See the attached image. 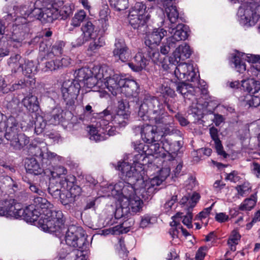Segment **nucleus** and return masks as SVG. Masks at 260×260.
Segmentation results:
<instances>
[{
    "label": "nucleus",
    "mask_w": 260,
    "mask_h": 260,
    "mask_svg": "<svg viewBox=\"0 0 260 260\" xmlns=\"http://www.w3.org/2000/svg\"><path fill=\"white\" fill-rule=\"evenodd\" d=\"M48 189L49 193L55 198L59 197L60 202L64 205L73 203L76 197L80 194L81 191L79 186H74L69 191L65 190L64 192L61 193L58 187H56L51 184H49Z\"/></svg>",
    "instance_id": "9d476101"
},
{
    "label": "nucleus",
    "mask_w": 260,
    "mask_h": 260,
    "mask_svg": "<svg viewBox=\"0 0 260 260\" xmlns=\"http://www.w3.org/2000/svg\"><path fill=\"white\" fill-rule=\"evenodd\" d=\"M111 6L116 11H120L128 7V0H110Z\"/></svg>",
    "instance_id": "09e8293b"
},
{
    "label": "nucleus",
    "mask_w": 260,
    "mask_h": 260,
    "mask_svg": "<svg viewBox=\"0 0 260 260\" xmlns=\"http://www.w3.org/2000/svg\"><path fill=\"white\" fill-rule=\"evenodd\" d=\"M34 205L35 208L38 209V211L43 210L46 213V211L51 208L52 205L45 198L41 196H34L33 203L31 204Z\"/></svg>",
    "instance_id": "58836bf2"
},
{
    "label": "nucleus",
    "mask_w": 260,
    "mask_h": 260,
    "mask_svg": "<svg viewBox=\"0 0 260 260\" xmlns=\"http://www.w3.org/2000/svg\"><path fill=\"white\" fill-rule=\"evenodd\" d=\"M162 152H165V160L164 161H172L174 160L176 152L178 148H174L173 144L168 139L162 138L161 140Z\"/></svg>",
    "instance_id": "b1692460"
},
{
    "label": "nucleus",
    "mask_w": 260,
    "mask_h": 260,
    "mask_svg": "<svg viewBox=\"0 0 260 260\" xmlns=\"http://www.w3.org/2000/svg\"><path fill=\"white\" fill-rule=\"evenodd\" d=\"M25 118H28L29 120V123H27V125H23L21 124V129L22 131H26L28 128L32 127L34 125L33 121H30V117L27 115L24 114ZM35 125V131L37 134L41 133L43 130L45 128L47 122L46 120L41 116H37L36 120L34 123Z\"/></svg>",
    "instance_id": "393cba45"
},
{
    "label": "nucleus",
    "mask_w": 260,
    "mask_h": 260,
    "mask_svg": "<svg viewBox=\"0 0 260 260\" xmlns=\"http://www.w3.org/2000/svg\"><path fill=\"white\" fill-rule=\"evenodd\" d=\"M179 215V221L182 219V222L184 224L187 226L188 228H191L192 227L191 224L192 216L191 213L188 212L186 215L182 216L183 213Z\"/></svg>",
    "instance_id": "e2e57ef3"
},
{
    "label": "nucleus",
    "mask_w": 260,
    "mask_h": 260,
    "mask_svg": "<svg viewBox=\"0 0 260 260\" xmlns=\"http://www.w3.org/2000/svg\"><path fill=\"white\" fill-rule=\"evenodd\" d=\"M181 213H177L176 215L173 217V220L170 222L171 228L170 230L169 233L173 238L178 237V235L180 231V229L178 228V225H181L179 223V218Z\"/></svg>",
    "instance_id": "49530a36"
},
{
    "label": "nucleus",
    "mask_w": 260,
    "mask_h": 260,
    "mask_svg": "<svg viewBox=\"0 0 260 260\" xmlns=\"http://www.w3.org/2000/svg\"><path fill=\"white\" fill-rule=\"evenodd\" d=\"M105 45V42L103 38L100 37L98 39L94 40L91 42L88 47L91 51H94Z\"/></svg>",
    "instance_id": "052dcab7"
},
{
    "label": "nucleus",
    "mask_w": 260,
    "mask_h": 260,
    "mask_svg": "<svg viewBox=\"0 0 260 260\" xmlns=\"http://www.w3.org/2000/svg\"><path fill=\"white\" fill-rule=\"evenodd\" d=\"M210 136L214 142L215 147L218 155L223 158L227 157L228 154L223 150L221 141L218 138L217 129L214 127L210 128Z\"/></svg>",
    "instance_id": "473e14b6"
},
{
    "label": "nucleus",
    "mask_w": 260,
    "mask_h": 260,
    "mask_svg": "<svg viewBox=\"0 0 260 260\" xmlns=\"http://www.w3.org/2000/svg\"><path fill=\"white\" fill-rule=\"evenodd\" d=\"M92 72L88 68H81L76 71L74 73V81H76L81 84H83L89 75L91 74Z\"/></svg>",
    "instance_id": "ea45409f"
},
{
    "label": "nucleus",
    "mask_w": 260,
    "mask_h": 260,
    "mask_svg": "<svg viewBox=\"0 0 260 260\" xmlns=\"http://www.w3.org/2000/svg\"><path fill=\"white\" fill-rule=\"evenodd\" d=\"M44 9H40L32 7L30 8V13L29 17H34L37 19L43 20V14Z\"/></svg>",
    "instance_id": "680f3d73"
},
{
    "label": "nucleus",
    "mask_w": 260,
    "mask_h": 260,
    "mask_svg": "<svg viewBox=\"0 0 260 260\" xmlns=\"http://www.w3.org/2000/svg\"><path fill=\"white\" fill-rule=\"evenodd\" d=\"M234 64L238 72L243 73L246 70V64L239 57H235L234 58Z\"/></svg>",
    "instance_id": "774afa93"
},
{
    "label": "nucleus",
    "mask_w": 260,
    "mask_h": 260,
    "mask_svg": "<svg viewBox=\"0 0 260 260\" xmlns=\"http://www.w3.org/2000/svg\"><path fill=\"white\" fill-rule=\"evenodd\" d=\"M25 168L27 173L35 175L41 174L43 169L36 159L34 157L26 158L25 160Z\"/></svg>",
    "instance_id": "c85d7f7f"
},
{
    "label": "nucleus",
    "mask_w": 260,
    "mask_h": 260,
    "mask_svg": "<svg viewBox=\"0 0 260 260\" xmlns=\"http://www.w3.org/2000/svg\"><path fill=\"white\" fill-rule=\"evenodd\" d=\"M191 53L190 48L187 44H182L176 49L173 55L169 57V63L172 64L178 63L181 60H184L189 58Z\"/></svg>",
    "instance_id": "dca6fc26"
},
{
    "label": "nucleus",
    "mask_w": 260,
    "mask_h": 260,
    "mask_svg": "<svg viewBox=\"0 0 260 260\" xmlns=\"http://www.w3.org/2000/svg\"><path fill=\"white\" fill-rule=\"evenodd\" d=\"M92 74L94 76L89 75L88 78L83 83L84 86H86L87 88H91L95 86H100L103 83V81L97 78L96 72L93 69Z\"/></svg>",
    "instance_id": "c03bdc74"
},
{
    "label": "nucleus",
    "mask_w": 260,
    "mask_h": 260,
    "mask_svg": "<svg viewBox=\"0 0 260 260\" xmlns=\"http://www.w3.org/2000/svg\"><path fill=\"white\" fill-rule=\"evenodd\" d=\"M57 19H58V13L55 3L51 8H44L42 21L52 22L54 20Z\"/></svg>",
    "instance_id": "4c0bfd02"
},
{
    "label": "nucleus",
    "mask_w": 260,
    "mask_h": 260,
    "mask_svg": "<svg viewBox=\"0 0 260 260\" xmlns=\"http://www.w3.org/2000/svg\"><path fill=\"white\" fill-rule=\"evenodd\" d=\"M81 87V84L72 80L63 82L61 92L63 99L67 105L72 107L75 105Z\"/></svg>",
    "instance_id": "6e6552de"
},
{
    "label": "nucleus",
    "mask_w": 260,
    "mask_h": 260,
    "mask_svg": "<svg viewBox=\"0 0 260 260\" xmlns=\"http://www.w3.org/2000/svg\"><path fill=\"white\" fill-rule=\"evenodd\" d=\"M30 152L34 156L39 158L41 160L45 159L44 151L39 146H32L29 148Z\"/></svg>",
    "instance_id": "6e6d98bb"
},
{
    "label": "nucleus",
    "mask_w": 260,
    "mask_h": 260,
    "mask_svg": "<svg viewBox=\"0 0 260 260\" xmlns=\"http://www.w3.org/2000/svg\"><path fill=\"white\" fill-rule=\"evenodd\" d=\"M64 44L62 41L57 42L52 47L51 51L46 55L47 59L53 58L55 56H58L62 53V48Z\"/></svg>",
    "instance_id": "37998d69"
},
{
    "label": "nucleus",
    "mask_w": 260,
    "mask_h": 260,
    "mask_svg": "<svg viewBox=\"0 0 260 260\" xmlns=\"http://www.w3.org/2000/svg\"><path fill=\"white\" fill-rule=\"evenodd\" d=\"M16 210H15V218H21L27 222H34L37 221L40 216L42 215L41 211L35 208L34 205H30L25 208H20L19 203H15Z\"/></svg>",
    "instance_id": "f8f14e48"
},
{
    "label": "nucleus",
    "mask_w": 260,
    "mask_h": 260,
    "mask_svg": "<svg viewBox=\"0 0 260 260\" xmlns=\"http://www.w3.org/2000/svg\"><path fill=\"white\" fill-rule=\"evenodd\" d=\"M126 182L119 181L114 185L113 187H110L112 189V194L113 196H120Z\"/></svg>",
    "instance_id": "bf43d9fd"
},
{
    "label": "nucleus",
    "mask_w": 260,
    "mask_h": 260,
    "mask_svg": "<svg viewBox=\"0 0 260 260\" xmlns=\"http://www.w3.org/2000/svg\"><path fill=\"white\" fill-rule=\"evenodd\" d=\"M62 117V110L59 108L53 109L52 115L47 116L49 124L54 125L59 124Z\"/></svg>",
    "instance_id": "a18cd8bd"
},
{
    "label": "nucleus",
    "mask_w": 260,
    "mask_h": 260,
    "mask_svg": "<svg viewBox=\"0 0 260 260\" xmlns=\"http://www.w3.org/2000/svg\"><path fill=\"white\" fill-rule=\"evenodd\" d=\"M142 206V201L136 195L125 201L122 200L120 207L116 210L115 215L119 218L127 216L131 212L136 213L141 211Z\"/></svg>",
    "instance_id": "9b49d317"
},
{
    "label": "nucleus",
    "mask_w": 260,
    "mask_h": 260,
    "mask_svg": "<svg viewBox=\"0 0 260 260\" xmlns=\"http://www.w3.org/2000/svg\"><path fill=\"white\" fill-rule=\"evenodd\" d=\"M128 18L129 24L134 29H137L140 33H147L148 15L140 16L129 14Z\"/></svg>",
    "instance_id": "4be33fe9"
},
{
    "label": "nucleus",
    "mask_w": 260,
    "mask_h": 260,
    "mask_svg": "<svg viewBox=\"0 0 260 260\" xmlns=\"http://www.w3.org/2000/svg\"><path fill=\"white\" fill-rule=\"evenodd\" d=\"M16 210L14 200L0 202V216L14 217Z\"/></svg>",
    "instance_id": "cd10ccee"
},
{
    "label": "nucleus",
    "mask_w": 260,
    "mask_h": 260,
    "mask_svg": "<svg viewBox=\"0 0 260 260\" xmlns=\"http://www.w3.org/2000/svg\"><path fill=\"white\" fill-rule=\"evenodd\" d=\"M170 172V166L168 168H164L160 170L159 176H156L143 181L144 186L140 189L142 198L147 200L151 197L157 190V186H159L169 176Z\"/></svg>",
    "instance_id": "39448f33"
},
{
    "label": "nucleus",
    "mask_w": 260,
    "mask_h": 260,
    "mask_svg": "<svg viewBox=\"0 0 260 260\" xmlns=\"http://www.w3.org/2000/svg\"><path fill=\"white\" fill-rule=\"evenodd\" d=\"M45 157V159H47L54 163H56L57 162L60 161L61 160L62 157L57 154L47 151L46 153V154L44 155Z\"/></svg>",
    "instance_id": "0e129e2a"
},
{
    "label": "nucleus",
    "mask_w": 260,
    "mask_h": 260,
    "mask_svg": "<svg viewBox=\"0 0 260 260\" xmlns=\"http://www.w3.org/2000/svg\"><path fill=\"white\" fill-rule=\"evenodd\" d=\"M256 196L253 194L250 198L246 199L244 200L242 204L240 207L241 210H250L254 207L256 204Z\"/></svg>",
    "instance_id": "8fccbe9b"
},
{
    "label": "nucleus",
    "mask_w": 260,
    "mask_h": 260,
    "mask_svg": "<svg viewBox=\"0 0 260 260\" xmlns=\"http://www.w3.org/2000/svg\"><path fill=\"white\" fill-rule=\"evenodd\" d=\"M38 224L44 231L49 233H60L62 229L55 221L46 216L45 211H43V214L39 220Z\"/></svg>",
    "instance_id": "aec40b11"
},
{
    "label": "nucleus",
    "mask_w": 260,
    "mask_h": 260,
    "mask_svg": "<svg viewBox=\"0 0 260 260\" xmlns=\"http://www.w3.org/2000/svg\"><path fill=\"white\" fill-rule=\"evenodd\" d=\"M24 59L19 54L12 56L8 60V64L11 68L12 71L14 73L23 71Z\"/></svg>",
    "instance_id": "7c9ffc66"
},
{
    "label": "nucleus",
    "mask_w": 260,
    "mask_h": 260,
    "mask_svg": "<svg viewBox=\"0 0 260 260\" xmlns=\"http://www.w3.org/2000/svg\"><path fill=\"white\" fill-rule=\"evenodd\" d=\"M176 47V45L172 41H170L168 38L165 43H162L160 48V52L164 55L167 54L171 49H174Z\"/></svg>",
    "instance_id": "4d7b16f0"
},
{
    "label": "nucleus",
    "mask_w": 260,
    "mask_h": 260,
    "mask_svg": "<svg viewBox=\"0 0 260 260\" xmlns=\"http://www.w3.org/2000/svg\"><path fill=\"white\" fill-rule=\"evenodd\" d=\"M147 56L155 63L159 61V53L157 47L146 48Z\"/></svg>",
    "instance_id": "603ef678"
},
{
    "label": "nucleus",
    "mask_w": 260,
    "mask_h": 260,
    "mask_svg": "<svg viewBox=\"0 0 260 260\" xmlns=\"http://www.w3.org/2000/svg\"><path fill=\"white\" fill-rule=\"evenodd\" d=\"M148 63L147 59L144 57L141 52H138L136 54L131 62L128 63V66L135 72L141 71L144 69Z\"/></svg>",
    "instance_id": "bb28decb"
},
{
    "label": "nucleus",
    "mask_w": 260,
    "mask_h": 260,
    "mask_svg": "<svg viewBox=\"0 0 260 260\" xmlns=\"http://www.w3.org/2000/svg\"><path fill=\"white\" fill-rule=\"evenodd\" d=\"M86 17V13L82 10L76 13L72 20L71 25L75 27L79 26Z\"/></svg>",
    "instance_id": "864d4df0"
},
{
    "label": "nucleus",
    "mask_w": 260,
    "mask_h": 260,
    "mask_svg": "<svg viewBox=\"0 0 260 260\" xmlns=\"http://www.w3.org/2000/svg\"><path fill=\"white\" fill-rule=\"evenodd\" d=\"M32 82H33V83H35L34 79L29 81L27 79L24 80L23 81L21 80L19 81L18 83L13 84L11 87L10 88V90L14 91L16 90L24 88L27 87L28 85V84L30 85Z\"/></svg>",
    "instance_id": "13d9d810"
},
{
    "label": "nucleus",
    "mask_w": 260,
    "mask_h": 260,
    "mask_svg": "<svg viewBox=\"0 0 260 260\" xmlns=\"http://www.w3.org/2000/svg\"><path fill=\"white\" fill-rule=\"evenodd\" d=\"M86 237L81 227L72 225L66 232L65 241L67 245L84 251L89 245Z\"/></svg>",
    "instance_id": "7ed1b4c3"
},
{
    "label": "nucleus",
    "mask_w": 260,
    "mask_h": 260,
    "mask_svg": "<svg viewBox=\"0 0 260 260\" xmlns=\"http://www.w3.org/2000/svg\"><path fill=\"white\" fill-rule=\"evenodd\" d=\"M148 144L146 146L147 149L145 150L147 154L153 156L155 155L156 157H161L165 159V152H162V148L160 146L159 143L154 142Z\"/></svg>",
    "instance_id": "72a5a7b5"
},
{
    "label": "nucleus",
    "mask_w": 260,
    "mask_h": 260,
    "mask_svg": "<svg viewBox=\"0 0 260 260\" xmlns=\"http://www.w3.org/2000/svg\"><path fill=\"white\" fill-rule=\"evenodd\" d=\"M10 128L6 130L5 137L10 142L13 149L20 150L29 142V138L24 134L19 132V126L17 120L15 117H11L8 121Z\"/></svg>",
    "instance_id": "f03ea898"
},
{
    "label": "nucleus",
    "mask_w": 260,
    "mask_h": 260,
    "mask_svg": "<svg viewBox=\"0 0 260 260\" xmlns=\"http://www.w3.org/2000/svg\"><path fill=\"white\" fill-rule=\"evenodd\" d=\"M37 72V68L35 66V63L32 61L27 60L24 62L23 66V71L20 72L28 78H32V75L36 74Z\"/></svg>",
    "instance_id": "79ce46f5"
},
{
    "label": "nucleus",
    "mask_w": 260,
    "mask_h": 260,
    "mask_svg": "<svg viewBox=\"0 0 260 260\" xmlns=\"http://www.w3.org/2000/svg\"><path fill=\"white\" fill-rule=\"evenodd\" d=\"M168 68H171L174 64H170L168 65ZM175 69L174 74L175 77L179 80H184L185 81H190L191 82H196L199 85V74L195 72L193 66L192 64L186 62H181L174 64Z\"/></svg>",
    "instance_id": "423d86ee"
},
{
    "label": "nucleus",
    "mask_w": 260,
    "mask_h": 260,
    "mask_svg": "<svg viewBox=\"0 0 260 260\" xmlns=\"http://www.w3.org/2000/svg\"><path fill=\"white\" fill-rule=\"evenodd\" d=\"M123 80L118 75L113 74L111 78L104 82V85L113 95H116L117 92L121 89V81Z\"/></svg>",
    "instance_id": "5701e85b"
},
{
    "label": "nucleus",
    "mask_w": 260,
    "mask_h": 260,
    "mask_svg": "<svg viewBox=\"0 0 260 260\" xmlns=\"http://www.w3.org/2000/svg\"><path fill=\"white\" fill-rule=\"evenodd\" d=\"M165 12L168 19L171 23V25L176 23L179 18V13L175 6H165Z\"/></svg>",
    "instance_id": "a19ab883"
},
{
    "label": "nucleus",
    "mask_w": 260,
    "mask_h": 260,
    "mask_svg": "<svg viewBox=\"0 0 260 260\" xmlns=\"http://www.w3.org/2000/svg\"><path fill=\"white\" fill-rule=\"evenodd\" d=\"M141 137L147 143L157 141L161 133L156 125L146 124L141 128Z\"/></svg>",
    "instance_id": "2eb2a0df"
},
{
    "label": "nucleus",
    "mask_w": 260,
    "mask_h": 260,
    "mask_svg": "<svg viewBox=\"0 0 260 260\" xmlns=\"http://www.w3.org/2000/svg\"><path fill=\"white\" fill-rule=\"evenodd\" d=\"M93 69L94 71L96 72L97 78L102 80L103 82L115 74L113 71L106 66H102L100 67H96Z\"/></svg>",
    "instance_id": "e433bc0d"
},
{
    "label": "nucleus",
    "mask_w": 260,
    "mask_h": 260,
    "mask_svg": "<svg viewBox=\"0 0 260 260\" xmlns=\"http://www.w3.org/2000/svg\"><path fill=\"white\" fill-rule=\"evenodd\" d=\"M23 105L31 112L39 110V103L38 98L35 95H28L22 100V104L17 98L13 99L8 104V107L14 114H24L23 113Z\"/></svg>",
    "instance_id": "20e7f679"
},
{
    "label": "nucleus",
    "mask_w": 260,
    "mask_h": 260,
    "mask_svg": "<svg viewBox=\"0 0 260 260\" xmlns=\"http://www.w3.org/2000/svg\"><path fill=\"white\" fill-rule=\"evenodd\" d=\"M246 3L243 13L244 18L249 23H254L260 18V5L252 1Z\"/></svg>",
    "instance_id": "ddd939ff"
},
{
    "label": "nucleus",
    "mask_w": 260,
    "mask_h": 260,
    "mask_svg": "<svg viewBox=\"0 0 260 260\" xmlns=\"http://www.w3.org/2000/svg\"><path fill=\"white\" fill-rule=\"evenodd\" d=\"M242 86L244 90L251 94L257 93L260 90V83L253 79L242 81Z\"/></svg>",
    "instance_id": "c9c22d12"
},
{
    "label": "nucleus",
    "mask_w": 260,
    "mask_h": 260,
    "mask_svg": "<svg viewBox=\"0 0 260 260\" xmlns=\"http://www.w3.org/2000/svg\"><path fill=\"white\" fill-rule=\"evenodd\" d=\"M45 215H46V216H48L50 218L51 220L55 221L57 224L63 228L64 219L61 211L56 209H48L46 211Z\"/></svg>",
    "instance_id": "f704fd0d"
},
{
    "label": "nucleus",
    "mask_w": 260,
    "mask_h": 260,
    "mask_svg": "<svg viewBox=\"0 0 260 260\" xmlns=\"http://www.w3.org/2000/svg\"><path fill=\"white\" fill-rule=\"evenodd\" d=\"M168 31L171 36L168 38L175 45L178 42L186 40L188 35L186 26L182 23L178 24L175 27L172 25L169 27Z\"/></svg>",
    "instance_id": "a211bd4d"
},
{
    "label": "nucleus",
    "mask_w": 260,
    "mask_h": 260,
    "mask_svg": "<svg viewBox=\"0 0 260 260\" xmlns=\"http://www.w3.org/2000/svg\"><path fill=\"white\" fill-rule=\"evenodd\" d=\"M129 104L127 101L124 100L119 101L118 103L117 111H121L125 113L131 112L129 111Z\"/></svg>",
    "instance_id": "69168bd1"
},
{
    "label": "nucleus",
    "mask_w": 260,
    "mask_h": 260,
    "mask_svg": "<svg viewBox=\"0 0 260 260\" xmlns=\"http://www.w3.org/2000/svg\"><path fill=\"white\" fill-rule=\"evenodd\" d=\"M50 60L47 61L45 63V67L47 69L46 70H48L50 71H55L59 69V65L57 62V58H56L55 59L52 58Z\"/></svg>",
    "instance_id": "338daca9"
},
{
    "label": "nucleus",
    "mask_w": 260,
    "mask_h": 260,
    "mask_svg": "<svg viewBox=\"0 0 260 260\" xmlns=\"http://www.w3.org/2000/svg\"><path fill=\"white\" fill-rule=\"evenodd\" d=\"M121 88L120 90L127 97H133L137 101L139 92V86L138 84L134 80L124 79L121 81Z\"/></svg>",
    "instance_id": "f3484780"
},
{
    "label": "nucleus",
    "mask_w": 260,
    "mask_h": 260,
    "mask_svg": "<svg viewBox=\"0 0 260 260\" xmlns=\"http://www.w3.org/2000/svg\"><path fill=\"white\" fill-rule=\"evenodd\" d=\"M89 133L90 135L89 139L96 142L104 141L107 138L105 135H102L99 134L97 129L94 127H90Z\"/></svg>",
    "instance_id": "5fc2aeb1"
},
{
    "label": "nucleus",
    "mask_w": 260,
    "mask_h": 260,
    "mask_svg": "<svg viewBox=\"0 0 260 260\" xmlns=\"http://www.w3.org/2000/svg\"><path fill=\"white\" fill-rule=\"evenodd\" d=\"M63 4V1L55 0V5L58 10V18L66 19L72 13V10L69 4Z\"/></svg>",
    "instance_id": "2f4dec72"
},
{
    "label": "nucleus",
    "mask_w": 260,
    "mask_h": 260,
    "mask_svg": "<svg viewBox=\"0 0 260 260\" xmlns=\"http://www.w3.org/2000/svg\"><path fill=\"white\" fill-rule=\"evenodd\" d=\"M114 56L118 57L122 62L129 60L131 57V53L124 42L120 40L116 41L115 48L113 51Z\"/></svg>",
    "instance_id": "412c9836"
},
{
    "label": "nucleus",
    "mask_w": 260,
    "mask_h": 260,
    "mask_svg": "<svg viewBox=\"0 0 260 260\" xmlns=\"http://www.w3.org/2000/svg\"><path fill=\"white\" fill-rule=\"evenodd\" d=\"M146 9V7L143 3H136L131 9L129 14L140 16H147Z\"/></svg>",
    "instance_id": "de8ad7c7"
},
{
    "label": "nucleus",
    "mask_w": 260,
    "mask_h": 260,
    "mask_svg": "<svg viewBox=\"0 0 260 260\" xmlns=\"http://www.w3.org/2000/svg\"><path fill=\"white\" fill-rule=\"evenodd\" d=\"M167 33L166 30L161 28H155L151 32H149L145 38L146 46L147 47H157Z\"/></svg>",
    "instance_id": "4468645a"
},
{
    "label": "nucleus",
    "mask_w": 260,
    "mask_h": 260,
    "mask_svg": "<svg viewBox=\"0 0 260 260\" xmlns=\"http://www.w3.org/2000/svg\"><path fill=\"white\" fill-rule=\"evenodd\" d=\"M192 83L190 84L185 82L179 83L177 86V91L184 96H187L189 94L194 95L197 90L198 91H199L200 87L196 82ZM199 84H200V82H199Z\"/></svg>",
    "instance_id": "a878e982"
},
{
    "label": "nucleus",
    "mask_w": 260,
    "mask_h": 260,
    "mask_svg": "<svg viewBox=\"0 0 260 260\" xmlns=\"http://www.w3.org/2000/svg\"><path fill=\"white\" fill-rule=\"evenodd\" d=\"M94 26L90 21L87 22L81 27L82 34L85 36V38L88 39L92 37L94 34Z\"/></svg>",
    "instance_id": "3c124183"
},
{
    "label": "nucleus",
    "mask_w": 260,
    "mask_h": 260,
    "mask_svg": "<svg viewBox=\"0 0 260 260\" xmlns=\"http://www.w3.org/2000/svg\"><path fill=\"white\" fill-rule=\"evenodd\" d=\"M38 224L44 231L49 233H60L62 229L55 221L46 216L45 211H43V214L39 220Z\"/></svg>",
    "instance_id": "6ab92c4d"
},
{
    "label": "nucleus",
    "mask_w": 260,
    "mask_h": 260,
    "mask_svg": "<svg viewBox=\"0 0 260 260\" xmlns=\"http://www.w3.org/2000/svg\"><path fill=\"white\" fill-rule=\"evenodd\" d=\"M143 181H142V183H141L140 187L137 188L133 185L132 183L126 182L120 197H123V200H125V201L136 196V193H140L142 197V194L140 192V189L144 186Z\"/></svg>",
    "instance_id": "c756f323"
},
{
    "label": "nucleus",
    "mask_w": 260,
    "mask_h": 260,
    "mask_svg": "<svg viewBox=\"0 0 260 260\" xmlns=\"http://www.w3.org/2000/svg\"><path fill=\"white\" fill-rule=\"evenodd\" d=\"M130 115L131 112L123 113L120 111H117L116 114L113 116L111 110L108 107L99 113V116L101 119L99 121V125L106 126L109 124L110 121H113L114 123L118 124L120 126H125L129 121Z\"/></svg>",
    "instance_id": "0eeeda50"
},
{
    "label": "nucleus",
    "mask_w": 260,
    "mask_h": 260,
    "mask_svg": "<svg viewBox=\"0 0 260 260\" xmlns=\"http://www.w3.org/2000/svg\"><path fill=\"white\" fill-rule=\"evenodd\" d=\"M138 115L141 118L146 116L154 121L161 134L159 137L162 138L171 133L172 129L166 118L170 117L165 113L164 105L156 97L146 95L139 107Z\"/></svg>",
    "instance_id": "f257e3e1"
},
{
    "label": "nucleus",
    "mask_w": 260,
    "mask_h": 260,
    "mask_svg": "<svg viewBox=\"0 0 260 260\" xmlns=\"http://www.w3.org/2000/svg\"><path fill=\"white\" fill-rule=\"evenodd\" d=\"M117 169L120 172L121 177L124 180L131 181L133 183L139 181L142 182L143 181L141 179V172L142 170L139 166H131L128 162L123 161L118 162Z\"/></svg>",
    "instance_id": "1a4fd4ad"
}]
</instances>
